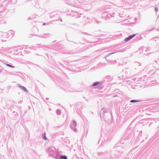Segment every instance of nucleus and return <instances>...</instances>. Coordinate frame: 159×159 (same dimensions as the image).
I'll use <instances>...</instances> for the list:
<instances>
[{
	"label": "nucleus",
	"mask_w": 159,
	"mask_h": 159,
	"mask_svg": "<svg viewBox=\"0 0 159 159\" xmlns=\"http://www.w3.org/2000/svg\"><path fill=\"white\" fill-rule=\"evenodd\" d=\"M125 136H126V135H127V134H126V133H125Z\"/></svg>",
	"instance_id": "obj_36"
},
{
	"label": "nucleus",
	"mask_w": 159,
	"mask_h": 159,
	"mask_svg": "<svg viewBox=\"0 0 159 159\" xmlns=\"http://www.w3.org/2000/svg\"><path fill=\"white\" fill-rule=\"evenodd\" d=\"M5 34H3V36H7L8 35V33H4Z\"/></svg>",
	"instance_id": "obj_25"
},
{
	"label": "nucleus",
	"mask_w": 159,
	"mask_h": 159,
	"mask_svg": "<svg viewBox=\"0 0 159 159\" xmlns=\"http://www.w3.org/2000/svg\"><path fill=\"white\" fill-rule=\"evenodd\" d=\"M83 18L84 20H85L86 19H88V17L86 18V17L85 16H84V17H83Z\"/></svg>",
	"instance_id": "obj_22"
},
{
	"label": "nucleus",
	"mask_w": 159,
	"mask_h": 159,
	"mask_svg": "<svg viewBox=\"0 0 159 159\" xmlns=\"http://www.w3.org/2000/svg\"><path fill=\"white\" fill-rule=\"evenodd\" d=\"M77 123L76 121L74 120H72L71 122V125H70L71 128L75 132H77L76 129Z\"/></svg>",
	"instance_id": "obj_3"
},
{
	"label": "nucleus",
	"mask_w": 159,
	"mask_h": 159,
	"mask_svg": "<svg viewBox=\"0 0 159 159\" xmlns=\"http://www.w3.org/2000/svg\"><path fill=\"white\" fill-rule=\"evenodd\" d=\"M41 48H46L47 46L46 45H42L41 47Z\"/></svg>",
	"instance_id": "obj_27"
},
{
	"label": "nucleus",
	"mask_w": 159,
	"mask_h": 159,
	"mask_svg": "<svg viewBox=\"0 0 159 159\" xmlns=\"http://www.w3.org/2000/svg\"><path fill=\"white\" fill-rule=\"evenodd\" d=\"M140 101H139V100H137L134 99V100H130V102L134 103V102H139Z\"/></svg>",
	"instance_id": "obj_14"
},
{
	"label": "nucleus",
	"mask_w": 159,
	"mask_h": 159,
	"mask_svg": "<svg viewBox=\"0 0 159 159\" xmlns=\"http://www.w3.org/2000/svg\"><path fill=\"white\" fill-rule=\"evenodd\" d=\"M115 53V52H112V53H109L108 54V55L107 56H106L105 57V58L106 59V58L108 56H110V55H111V54H112L114 53Z\"/></svg>",
	"instance_id": "obj_21"
},
{
	"label": "nucleus",
	"mask_w": 159,
	"mask_h": 159,
	"mask_svg": "<svg viewBox=\"0 0 159 159\" xmlns=\"http://www.w3.org/2000/svg\"><path fill=\"white\" fill-rule=\"evenodd\" d=\"M49 98H46V100H49Z\"/></svg>",
	"instance_id": "obj_32"
},
{
	"label": "nucleus",
	"mask_w": 159,
	"mask_h": 159,
	"mask_svg": "<svg viewBox=\"0 0 159 159\" xmlns=\"http://www.w3.org/2000/svg\"><path fill=\"white\" fill-rule=\"evenodd\" d=\"M37 66H38V67H39V66L38 65H37Z\"/></svg>",
	"instance_id": "obj_42"
},
{
	"label": "nucleus",
	"mask_w": 159,
	"mask_h": 159,
	"mask_svg": "<svg viewBox=\"0 0 159 159\" xmlns=\"http://www.w3.org/2000/svg\"><path fill=\"white\" fill-rule=\"evenodd\" d=\"M56 41H54L53 42H56Z\"/></svg>",
	"instance_id": "obj_39"
},
{
	"label": "nucleus",
	"mask_w": 159,
	"mask_h": 159,
	"mask_svg": "<svg viewBox=\"0 0 159 159\" xmlns=\"http://www.w3.org/2000/svg\"><path fill=\"white\" fill-rule=\"evenodd\" d=\"M49 156L56 159H67V157L62 155L63 152L58 149H56L53 146H51L47 150Z\"/></svg>",
	"instance_id": "obj_1"
},
{
	"label": "nucleus",
	"mask_w": 159,
	"mask_h": 159,
	"mask_svg": "<svg viewBox=\"0 0 159 159\" xmlns=\"http://www.w3.org/2000/svg\"><path fill=\"white\" fill-rule=\"evenodd\" d=\"M19 85L18 87L20 88V89L22 90H23L24 92H28V90L26 89L24 86H23L21 85H20L19 84H18Z\"/></svg>",
	"instance_id": "obj_9"
},
{
	"label": "nucleus",
	"mask_w": 159,
	"mask_h": 159,
	"mask_svg": "<svg viewBox=\"0 0 159 159\" xmlns=\"http://www.w3.org/2000/svg\"><path fill=\"white\" fill-rule=\"evenodd\" d=\"M104 11H102L103 13H102V17L104 18L106 20H108L110 19V18L114 17V15L115 13H113L112 14L110 13H108V11H106L104 9L103 10Z\"/></svg>",
	"instance_id": "obj_2"
},
{
	"label": "nucleus",
	"mask_w": 159,
	"mask_h": 159,
	"mask_svg": "<svg viewBox=\"0 0 159 159\" xmlns=\"http://www.w3.org/2000/svg\"><path fill=\"white\" fill-rule=\"evenodd\" d=\"M153 79V78H148V80L150 81V83H152V84H153V82L156 81L157 83L159 84V75H158L155 80H154Z\"/></svg>",
	"instance_id": "obj_4"
},
{
	"label": "nucleus",
	"mask_w": 159,
	"mask_h": 159,
	"mask_svg": "<svg viewBox=\"0 0 159 159\" xmlns=\"http://www.w3.org/2000/svg\"><path fill=\"white\" fill-rule=\"evenodd\" d=\"M110 115H111V117H112V112H111L110 111Z\"/></svg>",
	"instance_id": "obj_31"
},
{
	"label": "nucleus",
	"mask_w": 159,
	"mask_h": 159,
	"mask_svg": "<svg viewBox=\"0 0 159 159\" xmlns=\"http://www.w3.org/2000/svg\"><path fill=\"white\" fill-rule=\"evenodd\" d=\"M158 31H159V29L157 30Z\"/></svg>",
	"instance_id": "obj_46"
},
{
	"label": "nucleus",
	"mask_w": 159,
	"mask_h": 159,
	"mask_svg": "<svg viewBox=\"0 0 159 159\" xmlns=\"http://www.w3.org/2000/svg\"><path fill=\"white\" fill-rule=\"evenodd\" d=\"M11 34H12V36H14V34L13 35L12 33H11Z\"/></svg>",
	"instance_id": "obj_38"
},
{
	"label": "nucleus",
	"mask_w": 159,
	"mask_h": 159,
	"mask_svg": "<svg viewBox=\"0 0 159 159\" xmlns=\"http://www.w3.org/2000/svg\"><path fill=\"white\" fill-rule=\"evenodd\" d=\"M101 112H102V111H100L99 112L100 113V117H101Z\"/></svg>",
	"instance_id": "obj_30"
},
{
	"label": "nucleus",
	"mask_w": 159,
	"mask_h": 159,
	"mask_svg": "<svg viewBox=\"0 0 159 159\" xmlns=\"http://www.w3.org/2000/svg\"><path fill=\"white\" fill-rule=\"evenodd\" d=\"M56 113L58 115H60L61 114V111L59 109H57L56 111Z\"/></svg>",
	"instance_id": "obj_13"
},
{
	"label": "nucleus",
	"mask_w": 159,
	"mask_h": 159,
	"mask_svg": "<svg viewBox=\"0 0 159 159\" xmlns=\"http://www.w3.org/2000/svg\"><path fill=\"white\" fill-rule=\"evenodd\" d=\"M126 49L125 48H123V49H120L119 51H118L119 52H123L126 51Z\"/></svg>",
	"instance_id": "obj_18"
},
{
	"label": "nucleus",
	"mask_w": 159,
	"mask_h": 159,
	"mask_svg": "<svg viewBox=\"0 0 159 159\" xmlns=\"http://www.w3.org/2000/svg\"><path fill=\"white\" fill-rule=\"evenodd\" d=\"M102 111L103 112V118L105 121H107V119L106 117V113L108 112L109 110L108 109L105 108H103L102 109Z\"/></svg>",
	"instance_id": "obj_5"
},
{
	"label": "nucleus",
	"mask_w": 159,
	"mask_h": 159,
	"mask_svg": "<svg viewBox=\"0 0 159 159\" xmlns=\"http://www.w3.org/2000/svg\"><path fill=\"white\" fill-rule=\"evenodd\" d=\"M12 113L13 114L15 115V116H18V114L17 113V112H16L15 111H12Z\"/></svg>",
	"instance_id": "obj_19"
},
{
	"label": "nucleus",
	"mask_w": 159,
	"mask_h": 159,
	"mask_svg": "<svg viewBox=\"0 0 159 159\" xmlns=\"http://www.w3.org/2000/svg\"><path fill=\"white\" fill-rule=\"evenodd\" d=\"M130 39L129 36L128 37H127L125 39L124 41L125 42H127L130 40Z\"/></svg>",
	"instance_id": "obj_16"
},
{
	"label": "nucleus",
	"mask_w": 159,
	"mask_h": 159,
	"mask_svg": "<svg viewBox=\"0 0 159 159\" xmlns=\"http://www.w3.org/2000/svg\"><path fill=\"white\" fill-rule=\"evenodd\" d=\"M46 23H43V25H46Z\"/></svg>",
	"instance_id": "obj_33"
},
{
	"label": "nucleus",
	"mask_w": 159,
	"mask_h": 159,
	"mask_svg": "<svg viewBox=\"0 0 159 159\" xmlns=\"http://www.w3.org/2000/svg\"><path fill=\"white\" fill-rule=\"evenodd\" d=\"M6 65L7 66H9V67H11L12 68H14L15 67V66H11V65H10L9 64H6Z\"/></svg>",
	"instance_id": "obj_17"
},
{
	"label": "nucleus",
	"mask_w": 159,
	"mask_h": 159,
	"mask_svg": "<svg viewBox=\"0 0 159 159\" xmlns=\"http://www.w3.org/2000/svg\"><path fill=\"white\" fill-rule=\"evenodd\" d=\"M135 35H136V34H132L131 35H130V36H129L130 39L131 40L133 38Z\"/></svg>",
	"instance_id": "obj_15"
},
{
	"label": "nucleus",
	"mask_w": 159,
	"mask_h": 159,
	"mask_svg": "<svg viewBox=\"0 0 159 159\" xmlns=\"http://www.w3.org/2000/svg\"><path fill=\"white\" fill-rule=\"evenodd\" d=\"M96 22L97 23H99L101 22L100 21H96Z\"/></svg>",
	"instance_id": "obj_29"
},
{
	"label": "nucleus",
	"mask_w": 159,
	"mask_h": 159,
	"mask_svg": "<svg viewBox=\"0 0 159 159\" xmlns=\"http://www.w3.org/2000/svg\"><path fill=\"white\" fill-rule=\"evenodd\" d=\"M128 139V138H126V139Z\"/></svg>",
	"instance_id": "obj_43"
},
{
	"label": "nucleus",
	"mask_w": 159,
	"mask_h": 159,
	"mask_svg": "<svg viewBox=\"0 0 159 159\" xmlns=\"http://www.w3.org/2000/svg\"><path fill=\"white\" fill-rule=\"evenodd\" d=\"M118 78H120V76H118Z\"/></svg>",
	"instance_id": "obj_41"
},
{
	"label": "nucleus",
	"mask_w": 159,
	"mask_h": 159,
	"mask_svg": "<svg viewBox=\"0 0 159 159\" xmlns=\"http://www.w3.org/2000/svg\"><path fill=\"white\" fill-rule=\"evenodd\" d=\"M68 41L70 42V45L75 47L77 46L79 43L81 44V43L79 42H76L71 40H68Z\"/></svg>",
	"instance_id": "obj_6"
},
{
	"label": "nucleus",
	"mask_w": 159,
	"mask_h": 159,
	"mask_svg": "<svg viewBox=\"0 0 159 159\" xmlns=\"http://www.w3.org/2000/svg\"><path fill=\"white\" fill-rule=\"evenodd\" d=\"M2 71V70L0 69V73H1Z\"/></svg>",
	"instance_id": "obj_34"
},
{
	"label": "nucleus",
	"mask_w": 159,
	"mask_h": 159,
	"mask_svg": "<svg viewBox=\"0 0 159 159\" xmlns=\"http://www.w3.org/2000/svg\"><path fill=\"white\" fill-rule=\"evenodd\" d=\"M49 34H44L43 35H40L39 37L41 38H46L49 37Z\"/></svg>",
	"instance_id": "obj_7"
},
{
	"label": "nucleus",
	"mask_w": 159,
	"mask_h": 159,
	"mask_svg": "<svg viewBox=\"0 0 159 159\" xmlns=\"http://www.w3.org/2000/svg\"><path fill=\"white\" fill-rule=\"evenodd\" d=\"M108 115L109 116V117H110V114H108Z\"/></svg>",
	"instance_id": "obj_40"
},
{
	"label": "nucleus",
	"mask_w": 159,
	"mask_h": 159,
	"mask_svg": "<svg viewBox=\"0 0 159 159\" xmlns=\"http://www.w3.org/2000/svg\"><path fill=\"white\" fill-rule=\"evenodd\" d=\"M3 6V5L2 4V5H0V6Z\"/></svg>",
	"instance_id": "obj_37"
},
{
	"label": "nucleus",
	"mask_w": 159,
	"mask_h": 159,
	"mask_svg": "<svg viewBox=\"0 0 159 159\" xmlns=\"http://www.w3.org/2000/svg\"><path fill=\"white\" fill-rule=\"evenodd\" d=\"M119 143V142H118L117 143H116L115 145L114 146V147L113 148H118V149H122L123 148H122V147L120 146H119L118 145V144Z\"/></svg>",
	"instance_id": "obj_10"
},
{
	"label": "nucleus",
	"mask_w": 159,
	"mask_h": 159,
	"mask_svg": "<svg viewBox=\"0 0 159 159\" xmlns=\"http://www.w3.org/2000/svg\"><path fill=\"white\" fill-rule=\"evenodd\" d=\"M155 10L156 11V13H157V12L158 11V8L157 6V7L155 8Z\"/></svg>",
	"instance_id": "obj_23"
},
{
	"label": "nucleus",
	"mask_w": 159,
	"mask_h": 159,
	"mask_svg": "<svg viewBox=\"0 0 159 159\" xmlns=\"http://www.w3.org/2000/svg\"><path fill=\"white\" fill-rule=\"evenodd\" d=\"M31 19H32V18H31V17H29L28 18V20H31Z\"/></svg>",
	"instance_id": "obj_28"
},
{
	"label": "nucleus",
	"mask_w": 159,
	"mask_h": 159,
	"mask_svg": "<svg viewBox=\"0 0 159 159\" xmlns=\"http://www.w3.org/2000/svg\"><path fill=\"white\" fill-rule=\"evenodd\" d=\"M102 82H99V81H97V82H95L92 84L90 86V87H94V86H96Z\"/></svg>",
	"instance_id": "obj_8"
},
{
	"label": "nucleus",
	"mask_w": 159,
	"mask_h": 159,
	"mask_svg": "<svg viewBox=\"0 0 159 159\" xmlns=\"http://www.w3.org/2000/svg\"><path fill=\"white\" fill-rule=\"evenodd\" d=\"M83 33L84 34H85L86 35H91L90 34H88L86 32H83Z\"/></svg>",
	"instance_id": "obj_26"
},
{
	"label": "nucleus",
	"mask_w": 159,
	"mask_h": 159,
	"mask_svg": "<svg viewBox=\"0 0 159 159\" xmlns=\"http://www.w3.org/2000/svg\"><path fill=\"white\" fill-rule=\"evenodd\" d=\"M140 65H141L140 64L139 65V66H140Z\"/></svg>",
	"instance_id": "obj_45"
},
{
	"label": "nucleus",
	"mask_w": 159,
	"mask_h": 159,
	"mask_svg": "<svg viewBox=\"0 0 159 159\" xmlns=\"http://www.w3.org/2000/svg\"><path fill=\"white\" fill-rule=\"evenodd\" d=\"M152 30V29H151V30H147V31H144L143 33L144 34H147V32H149V31H151Z\"/></svg>",
	"instance_id": "obj_20"
},
{
	"label": "nucleus",
	"mask_w": 159,
	"mask_h": 159,
	"mask_svg": "<svg viewBox=\"0 0 159 159\" xmlns=\"http://www.w3.org/2000/svg\"><path fill=\"white\" fill-rule=\"evenodd\" d=\"M130 136V134H129V135H128V136Z\"/></svg>",
	"instance_id": "obj_44"
},
{
	"label": "nucleus",
	"mask_w": 159,
	"mask_h": 159,
	"mask_svg": "<svg viewBox=\"0 0 159 159\" xmlns=\"http://www.w3.org/2000/svg\"><path fill=\"white\" fill-rule=\"evenodd\" d=\"M1 2V0H0V2Z\"/></svg>",
	"instance_id": "obj_47"
},
{
	"label": "nucleus",
	"mask_w": 159,
	"mask_h": 159,
	"mask_svg": "<svg viewBox=\"0 0 159 159\" xmlns=\"http://www.w3.org/2000/svg\"><path fill=\"white\" fill-rule=\"evenodd\" d=\"M42 137L43 139L44 140H47L48 139L47 138L46 136V133L45 132L43 133L42 134Z\"/></svg>",
	"instance_id": "obj_12"
},
{
	"label": "nucleus",
	"mask_w": 159,
	"mask_h": 159,
	"mask_svg": "<svg viewBox=\"0 0 159 159\" xmlns=\"http://www.w3.org/2000/svg\"><path fill=\"white\" fill-rule=\"evenodd\" d=\"M106 78L107 80H109L110 78V76L109 75L107 76L106 77Z\"/></svg>",
	"instance_id": "obj_24"
},
{
	"label": "nucleus",
	"mask_w": 159,
	"mask_h": 159,
	"mask_svg": "<svg viewBox=\"0 0 159 159\" xmlns=\"http://www.w3.org/2000/svg\"><path fill=\"white\" fill-rule=\"evenodd\" d=\"M117 95H115V96H113V97H117Z\"/></svg>",
	"instance_id": "obj_35"
},
{
	"label": "nucleus",
	"mask_w": 159,
	"mask_h": 159,
	"mask_svg": "<svg viewBox=\"0 0 159 159\" xmlns=\"http://www.w3.org/2000/svg\"><path fill=\"white\" fill-rule=\"evenodd\" d=\"M150 48H144L143 49V52L145 53V52H148L149 51H150Z\"/></svg>",
	"instance_id": "obj_11"
}]
</instances>
